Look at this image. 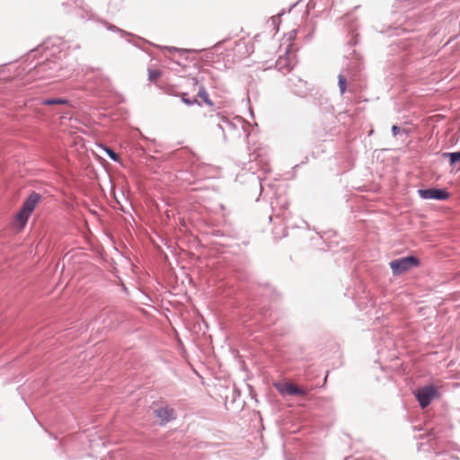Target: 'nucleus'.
<instances>
[{"instance_id": "obj_1", "label": "nucleus", "mask_w": 460, "mask_h": 460, "mask_svg": "<svg viewBox=\"0 0 460 460\" xmlns=\"http://www.w3.org/2000/svg\"><path fill=\"white\" fill-rule=\"evenodd\" d=\"M40 200V195L35 192H32L27 198V199L23 202L21 210L15 216L14 224L16 228L22 230L25 226L30 216L35 209Z\"/></svg>"}, {"instance_id": "obj_2", "label": "nucleus", "mask_w": 460, "mask_h": 460, "mask_svg": "<svg viewBox=\"0 0 460 460\" xmlns=\"http://www.w3.org/2000/svg\"><path fill=\"white\" fill-rule=\"evenodd\" d=\"M233 56L238 60L249 57L253 52V45L247 39H240L232 49Z\"/></svg>"}, {"instance_id": "obj_3", "label": "nucleus", "mask_w": 460, "mask_h": 460, "mask_svg": "<svg viewBox=\"0 0 460 460\" xmlns=\"http://www.w3.org/2000/svg\"><path fill=\"white\" fill-rule=\"evenodd\" d=\"M418 264L417 259L412 256L402 258L390 262L394 274L403 273Z\"/></svg>"}, {"instance_id": "obj_4", "label": "nucleus", "mask_w": 460, "mask_h": 460, "mask_svg": "<svg viewBox=\"0 0 460 460\" xmlns=\"http://www.w3.org/2000/svg\"><path fill=\"white\" fill-rule=\"evenodd\" d=\"M437 396L433 386H425L416 392V397L422 408H425Z\"/></svg>"}, {"instance_id": "obj_5", "label": "nucleus", "mask_w": 460, "mask_h": 460, "mask_svg": "<svg viewBox=\"0 0 460 460\" xmlns=\"http://www.w3.org/2000/svg\"><path fill=\"white\" fill-rule=\"evenodd\" d=\"M278 391L283 395L304 394L305 392L291 383L277 382L274 384Z\"/></svg>"}, {"instance_id": "obj_6", "label": "nucleus", "mask_w": 460, "mask_h": 460, "mask_svg": "<svg viewBox=\"0 0 460 460\" xmlns=\"http://www.w3.org/2000/svg\"><path fill=\"white\" fill-rule=\"evenodd\" d=\"M418 193L425 199L443 200L448 197V194L446 191L438 189L419 190Z\"/></svg>"}, {"instance_id": "obj_7", "label": "nucleus", "mask_w": 460, "mask_h": 460, "mask_svg": "<svg viewBox=\"0 0 460 460\" xmlns=\"http://www.w3.org/2000/svg\"><path fill=\"white\" fill-rule=\"evenodd\" d=\"M163 423L168 422L175 418L174 411L169 407H162L154 411Z\"/></svg>"}, {"instance_id": "obj_8", "label": "nucleus", "mask_w": 460, "mask_h": 460, "mask_svg": "<svg viewBox=\"0 0 460 460\" xmlns=\"http://www.w3.org/2000/svg\"><path fill=\"white\" fill-rule=\"evenodd\" d=\"M444 155L448 156L450 158V163L452 164L460 161V151L456 153H447Z\"/></svg>"}, {"instance_id": "obj_9", "label": "nucleus", "mask_w": 460, "mask_h": 460, "mask_svg": "<svg viewBox=\"0 0 460 460\" xmlns=\"http://www.w3.org/2000/svg\"><path fill=\"white\" fill-rule=\"evenodd\" d=\"M42 103L46 104V105L65 104V103H66V101L64 99H52V100H46Z\"/></svg>"}, {"instance_id": "obj_10", "label": "nucleus", "mask_w": 460, "mask_h": 460, "mask_svg": "<svg viewBox=\"0 0 460 460\" xmlns=\"http://www.w3.org/2000/svg\"><path fill=\"white\" fill-rule=\"evenodd\" d=\"M338 78L341 93H344L346 91V78L341 75H340Z\"/></svg>"}, {"instance_id": "obj_11", "label": "nucleus", "mask_w": 460, "mask_h": 460, "mask_svg": "<svg viewBox=\"0 0 460 460\" xmlns=\"http://www.w3.org/2000/svg\"><path fill=\"white\" fill-rule=\"evenodd\" d=\"M100 148H102L104 152L107 153V155L113 160V161H118L119 157H118V155L116 153H114L111 149H109V148H106V147H102V146H100Z\"/></svg>"}, {"instance_id": "obj_12", "label": "nucleus", "mask_w": 460, "mask_h": 460, "mask_svg": "<svg viewBox=\"0 0 460 460\" xmlns=\"http://www.w3.org/2000/svg\"><path fill=\"white\" fill-rule=\"evenodd\" d=\"M160 75V72L154 70L149 72V76L151 80L156 79Z\"/></svg>"}, {"instance_id": "obj_13", "label": "nucleus", "mask_w": 460, "mask_h": 460, "mask_svg": "<svg viewBox=\"0 0 460 460\" xmlns=\"http://www.w3.org/2000/svg\"><path fill=\"white\" fill-rule=\"evenodd\" d=\"M392 131H393L394 135L395 136L399 131V128L397 126H393Z\"/></svg>"}]
</instances>
